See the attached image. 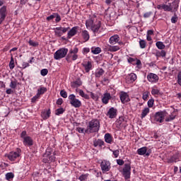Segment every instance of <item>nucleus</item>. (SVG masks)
Returning a JSON list of instances; mask_svg holds the SVG:
<instances>
[{
    "label": "nucleus",
    "instance_id": "nucleus-1",
    "mask_svg": "<svg viewBox=\"0 0 181 181\" xmlns=\"http://www.w3.org/2000/svg\"><path fill=\"white\" fill-rule=\"evenodd\" d=\"M87 29H90L93 33H98L101 28V21H95V18H91L86 21Z\"/></svg>",
    "mask_w": 181,
    "mask_h": 181
},
{
    "label": "nucleus",
    "instance_id": "nucleus-2",
    "mask_svg": "<svg viewBox=\"0 0 181 181\" xmlns=\"http://www.w3.org/2000/svg\"><path fill=\"white\" fill-rule=\"evenodd\" d=\"M100 131V121L98 119H92L89 122L87 129L85 130L86 134H93Z\"/></svg>",
    "mask_w": 181,
    "mask_h": 181
},
{
    "label": "nucleus",
    "instance_id": "nucleus-3",
    "mask_svg": "<svg viewBox=\"0 0 181 181\" xmlns=\"http://www.w3.org/2000/svg\"><path fill=\"white\" fill-rule=\"evenodd\" d=\"M78 49L77 47H75L73 49H69L68 54L66 55V60L68 63L71 62H76L78 59Z\"/></svg>",
    "mask_w": 181,
    "mask_h": 181
},
{
    "label": "nucleus",
    "instance_id": "nucleus-4",
    "mask_svg": "<svg viewBox=\"0 0 181 181\" xmlns=\"http://www.w3.org/2000/svg\"><path fill=\"white\" fill-rule=\"evenodd\" d=\"M20 137L23 139L24 146H33V139L28 136V132L25 130L21 133Z\"/></svg>",
    "mask_w": 181,
    "mask_h": 181
},
{
    "label": "nucleus",
    "instance_id": "nucleus-5",
    "mask_svg": "<svg viewBox=\"0 0 181 181\" xmlns=\"http://www.w3.org/2000/svg\"><path fill=\"white\" fill-rule=\"evenodd\" d=\"M21 153H22V150L18 148L15 151L10 152L6 156L11 162H15V160L21 158Z\"/></svg>",
    "mask_w": 181,
    "mask_h": 181
},
{
    "label": "nucleus",
    "instance_id": "nucleus-6",
    "mask_svg": "<svg viewBox=\"0 0 181 181\" xmlns=\"http://www.w3.org/2000/svg\"><path fill=\"white\" fill-rule=\"evenodd\" d=\"M68 99L69 100V103L71 104V107H74V108H80V107H81V101L77 99L76 95H69Z\"/></svg>",
    "mask_w": 181,
    "mask_h": 181
},
{
    "label": "nucleus",
    "instance_id": "nucleus-7",
    "mask_svg": "<svg viewBox=\"0 0 181 181\" xmlns=\"http://www.w3.org/2000/svg\"><path fill=\"white\" fill-rule=\"evenodd\" d=\"M67 53H69V49L61 48L56 51V52L54 54V59H55V60H60V59L66 57Z\"/></svg>",
    "mask_w": 181,
    "mask_h": 181
},
{
    "label": "nucleus",
    "instance_id": "nucleus-8",
    "mask_svg": "<svg viewBox=\"0 0 181 181\" xmlns=\"http://www.w3.org/2000/svg\"><path fill=\"white\" fill-rule=\"evenodd\" d=\"M122 175L125 180L131 179V163H125L122 169Z\"/></svg>",
    "mask_w": 181,
    "mask_h": 181
},
{
    "label": "nucleus",
    "instance_id": "nucleus-9",
    "mask_svg": "<svg viewBox=\"0 0 181 181\" xmlns=\"http://www.w3.org/2000/svg\"><path fill=\"white\" fill-rule=\"evenodd\" d=\"M100 168L103 173H107L111 170V162L107 160H103L100 163Z\"/></svg>",
    "mask_w": 181,
    "mask_h": 181
},
{
    "label": "nucleus",
    "instance_id": "nucleus-10",
    "mask_svg": "<svg viewBox=\"0 0 181 181\" xmlns=\"http://www.w3.org/2000/svg\"><path fill=\"white\" fill-rule=\"evenodd\" d=\"M69 30H70V27H57L55 28L54 30L55 36H57V37H62V36H63V34L66 33V32H68Z\"/></svg>",
    "mask_w": 181,
    "mask_h": 181
},
{
    "label": "nucleus",
    "instance_id": "nucleus-11",
    "mask_svg": "<svg viewBox=\"0 0 181 181\" xmlns=\"http://www.w3.org/2000/svg\"><path fill=\"white\" fill-rule=\"evenodd\" d=\"M165 117H166V112H157L154 115V120L156 122H160L162 124L165 121Z\"/></svg>",
    "mask_w": 181,
    "mask_h": 181
},
{
    "label": "nucleus",
    "instance_id": "nucleus-12",
    "mask_svg": "<svg viewBox=\"0 0 181 181\" xmlns=\"http://www.w3.org/2000/svg\"><path fill=\"white\" fill-rule=\"evenodd\" d=\"M6 16H8V10L6 6H3L0 8V25H2Z\"/></svg>",
    "mask_w": 181,
    "mask_h": 181
},
{
    "label": "nucleus",
    "instance_id": "nucleus-13",
    "mask_svg": "<svg viewBox=\"0 0 181 181\" xmlns=\"http://www.w3.org/2000/svg\"><path fill=\"white\" fill-rule=\"evenodd\" d=\"M147 80L148 81H149V83L155 84L159 81V76L156 74L149 73L147 75Z\"/></svg>",
    "mask_w": 181,
    "mask_h": 181
},
{
    "label": "nucleus",
    "instance_id": "nucleus-14",
    "mask_svg": "<svg viewBox=\"0 0 181 181\" xmlns=\"http://www.w3.org/2000/svg\"><path fill=\"white\" fill-rule=\"evenodd\" d=\"M119 98L122 104H127V103H129V101H131V99L129 98V95L124 91H122L120 93Z\"/></svg>",
    "mask_w": 181,
    "mask_h": 181
},
{
    "label": "nucleus",
    "instance_id": "nucleus-15",
    "mask_svg": "<svg viewBox=\"0 0 181 181\" xmlns=\"http://www.w3.org/2000/svg\"><path fill=\"white\" fill-rule=\"evenodd\" d=\"M157 9H163L165 12H172V3L158 4L157 5Z\"/></svg>",
    "mask_w": 181,
    "mask_h": 181
},
{
    "label": "nucleus",
    "instance_id": "nucleus-16",
    "mask_svg": "<svg viewBox=\"0 0 181 181\" xmlns=\"http://www.w3.org/2000/svg\"><path fill=\"white\" fill-rule=\"evenodd\" d=\"M127 62L128 63H130V64H133V66H137L139 69L142 67V62L136 58L129 57Z\"/></svg>",
    "mask_w": 181,
    "mask_h": 181
},
{
    "label": "nucleus",
    "instance_id": "nucleus-17",
    "mask_svg": "<svg viewBox=\"0 0 181 181\" xmlns=\"http://www.w3.org/2000/svg\"><path fill=\"white\" fill-rule=\"evenodd\" d=\"M151 152V149L148 150L146 146L141 147L137 150V153L140 156L146 155V156H149Z\"/></svg>",
    "mask_w": 181,
    "mask_h": 181
},
{
    "label": "nucleus",
    "instance_id": "nucleus-18",
    "mask_svg": "<svg viewBox=\"0 0 181 181\" xmlns=\"http://www.w3.org/2000/svg\"><path fill=\"white\" fill-rule=\"evenodd\" d=\"M117 111L118 110L115 107H110L107 111V113L106 114V115L107 117H108V118H110V119H112L117 117Z\"/></svg>",
    "mask_w": 181,
    "mask_h": 181
},
{
    "label": "nucleus",
    "instance_id": "nucleus-19",
    "mask_svg": "<svg viewBox=\"0 0 181 181\" xmlns=\"http://www.w3.org/2000/svg\"><path fill=\"white\" fill-rule=\"evenodd\" d=\"M137 78L136 74L134 73H131L126 77V83L127 84H132Z\"/></svg>",
    "mask_w": 181,
    "mask_h": 181
},
{
    "label": "nucleus",
    "instance_id": "nucleus-20",
    "mask_svg": "<svg viewBox=\"0 0 181 181\" xmlns=\"http://www.w3.org/2000/svg\"><path fill=\"white\" fill-rule=\"evenodd\" d=\"M112 98V96H111V93L106 92L103 94V96L102 97V103L103 104H105V105H107L110 103V100Z\"/></svg>",
    "mask_w": 181,
    "mask_h": 181
},
{
    "label": "nucleus",
    "instance_id": "nucleus-21",
    "mask_svg": "<svg viewBox=\"0 0 181 181\" xmlns=\"http://www.w3.org/2000/svg\"><path fill=\"white\" fill-rule=\"evenodd\" d=\"M78 28V26L73 27L67 33V39H71V37L76 36L77 35Z\"/></svg>",
    "mask_w": 181,
    "mask_h": 181
},
{
    "label": "nucleus",
    "instance_id": "nucleus-22",
    "mask_svg": "<svg viewBox=\"0 0 181 181\" xmlns=\"http://www.w3.org/2000/svg\"><path fill=\"white\" fill-rule=\"evenodd\" d=\"M83 67L85 69L86 73H90V71L93 69V64H91V62H85L81 64Z\"/></svg>",
    "mask_w": 181,
    "mask_h": 181
},
{
    "label": "nucleus",
    "instance_id": "nucleus-23",
    "mask_svg": "<svg viewBox=\"0 0 181 181\" xmlns=\"http://www.w3.org/2000/svg\"><path fill=\"white\" fill-rule=\"evenodd\" d=\"M82 85L83 82L81 81V79L78 78L75 81L71 82V87H72V88H78V87H80Z\"/></svg>",
    "mask_w": 181,
    "mask_h": 181
},
{
    "label": "nucleus",
    "instance_id": "nucleus-24",
    "mask_svg": "<svg viewBox=\"0 0 181 181\" xmlns=\"http://www.w3.org/2000/svg\"><path fill=\"white\" fill-rule=\"evenodd\" d=\"M104 145H105V143L100 139H95V141H93V146L95 148H97V146H99V148H103Z\"/></svg>",
    "mask_w": 181,
    "mask_h": 181
},
{
    "label": "nucleus",
    "instance_id": "nucleus-25",
    "mask_svg": "<svg viewBox=\"0 0 181 181\" xmlns=\"http://www.w3.org/2000/svg\"><path fill=\"white\" fill-rule=\"evenodd\" d=\"M119 41V36L118 35H115L110 37L109 43L110 45H115L116 43H118Z\"/></svg>",
    "mask_w": 181,
    "mask_h": 181
},
{
    "label": "nucleus",
    "instance_id": "nucleus-26",
    "mask_svg": "<svg viewBox=\"0 0 181 181\" xmlns=\"http://www.w3.org/2000/svg\"><path fill=\"white\" fill-rule=\"evenodd\" d=\"M177 160H179V154L178 153H175V154L171 156L169 158H168V163H176V162H177Z\"/></svg>",
    "mask_w": 181,
    "mask_h": 181
},
{
    "label": "nucleus",
    "instance_id": "nucleus-27",
    "mask_svg": "<svg viewBox=\"0 0 181 181\" xmlns=\"http://www.w3.org/2000/svg\"><path fill=\"white\" fill-rule=\"evenodd\" d=\"M104 138L106 144H112V142H114V137H112V135L110 133H106Z\"/></svg>",
    "mask_w": 181,
    "mask_h": 181
},
{
    "label": "nucleus",
    "instance_id": "nucleus-28",
    "mask_svg": "<svg viewBox=\"0 0 181 181\" xmlns=\"http://www.w3.org/2000/svg\"><path fill=\"white\" fill-rule=\"evenodd\" d=\"M81 36L84 42H88L90 40V33L86 30H82Z\"/></svg>",
    "mask_w": 181,
    "mask_h": 181
},
{
    "label": "nucleus",
    "instance_id": "nucleus-29",
    "mask_svg": "<svg viewBox=\"0 0 181 181\" xmlns=\"http://www.w3.org/2000/svg\"><path fill=\"white\" fill-rule=\"evenodd\" d=\"M76 93H78L79 95L82 97V98H85V100H90V96L87 95V93H84V90L81 89H76Z\"/></svg>",
    "mask_w": 181,
    "mask_h": 181
},
{
    "label": "nucleus",
    "instance_id": "nucleus-30",
    "mask_svg": "<svg viewBox=\"0 0 181 181\" xmlns=\"http://www.w3.org/2000/svg\"><path fill=\"white\" fill-rule=\"evenodd\" d=\"M55 159H56V157L49 156L47 157H43L42 162L43 163H50V162H54Z\"/></svg>",
    "mask_w": 181,
    "mask_h": 181
},
{
    "label": "nucleus",
    "instance_id": "nucleus-31",
    "mask_svg": "<svg viewBox=\"0 0 181 181\" xmlns=\"http://www.w3.org/2000/svg\"><path fill=\"white\" fill-rule=\"evenodd\" d=\"M52 114V111L50 109H48L47 112H42L41 113V117L43 118V119H48V118H50V115Z\"/></svg>",
    "mask_w": 181,
    "mask_h": 181
},
{
    "label": "nucleus",
    "instance_id": "nucleus-32",
    "mask_svg": "<svg viewBox=\"0 0 181 181\" xmlns=\"http://www.w3.org/2000/svg\"><path fill=\"white\" fill-rule=\"evenodd\" d=\"M90 50L93 54H100L101 53V48L100 47H92Z\"/></svg>",
    "mask_w": 181,
    "mask_h": 181
},
{
    "label": "nucleus",
    "instance_id": "nucleus-33",
    "mask_svg": "<svg viewBox=\"0 0 181 181\" xmlns=\"http://www.w3.org/2000/svg\"><path fill=\"white\" fill-rule=\"evenodd\" d=\"M179 8V3L177 1H173L171 4V9L172 12H176L177 11V9Z\"/></svg>",
    "mask_w": 181,
    "mask_h": 181
},
{
    "label": "nucleus",
    "instance_id": "nucleus-34",
    "mask_svg": "<svg viewBox=\"0 0 181 181\" xmlns=\"http://www.w3.org/2000/svg\"><path fill=\"white\" fill-rule=\"evenodd\" d=\"M47 91V88L46 87H40V88L37 89V94L40 97V95H43Z\"/></svg>",
    "mask_w": 181,
    "mask_h": 181
},
{
    "label": "nucleus",
    "instance_id": "nucleus-35",
    "mask_svg": "<svg viewBox=\"0 0 181 181\" xmlns=\"http://www.w3.org/2000/svg\"><path fill=\"white\" fill-rule=\"evenodd\" d=\"M151 110L149 109V107H146L144 108L141 114V118H145V117H146L149 112H150Z\"/></svg>",
    "mask_w": 181,
    "mask_h": 181
},
{
    "label": "nucleus",
    "instance_id": "nucleus-36",
    "mask_svg": "<svg viewBox=\"0 0 181 181\" xmlns=\"http://www.w3.org/2000/svg\"><path fill=\"white\" fill-rule=\"evenodd\" d=\"M104 73H105V71H104V69H98L95 73V76L97 78H100V77H101V76H103L104 74Z\"/></svg>",
    "mask_w": 181,
    "mask_h": 181
},
{
    "label": "nucleus",
    "instance_id": "nucleus-37",
    "mask_svg": "<svg viewBox=\"0 0 181 181\" xmlns=\"http://www.w3.org/2000/svg\"><path fill=\"white\" fill-rule=\"evenodd\" d=\"M52 152L53 149H52V148H47L45 153L43 154V158H47V156H52Z\"/></svg>",
    "mask_w": 181,
    "mask_h": 181
},
{
    "label": "nucleus",
    "instance_id": "nucleus-38",
    "mask_svg": "<svg viewBox=\"0 0 181 181\" xmlns=\"http://www.w3.org/2000/svg\"><path fill=\"white\" fill-rule=\"evenodd\" d=\"M118 50H119V46L118 45H115V46L109 45L107 47L108 52H118Z\"/></svg>",
    "mask_w": 181,
    "mask_h": 181
},
{
    "label": "nucleus",
    "instance_id": "nucleus-39",
    "mask_svg": "<svg viewBox=\"0 0 181 181\" xmlns=\"http://www.w3.org/2000/svg\"><path fill=\"white\" fill-rule=\"evenodd\" d=\"M156 47H158V49H159L160 50H163V49H165V47H166V45H165L163 44V42H160V41H158L156 43Z\"/></svg>",
    "mask_w": 181,
    "mask_h": 181
},
{
    "label": "nucleus",
    "instance_id": "nucleus-40",
    "mask_svg": "<svg viewBox=\"0 0 181 181\" xmlns=\"http://www.w3.org/2000/svg\"><path fill=\"white\" fill-rule=\"evenodd\" d=\"M14 177H15V174H13V173H7L6 174V180H7L8 181L13 180Z\"/></svg>",
    "mask_w": 181,
    "mask_h": 181
},
{
    "label": "nucleus",
    "instance_id": "nucleus-41",
    "mask_svg": "<svg viewBox=\"0 0 181 181\" xmlns=\"http://www.w3.org/2000/svg\"><path fill=\"white\" fill-rule=\"evenodd\" d=\"M28 45L33 47H37V46H39V42L33 40H29Z\"/></svg>",
    "mask_w": 181,
    "mask_h": 181
},
{
    "label": "nucleus",
    "instance_id": "nucleus-42",
    "mask_svg": "<svg viewBox=\"0 0 181 181\" xmlns=\"http://www.w3.org/2000/svg\"><path fill=\"white\" fill-rule=\"evenodd\" d=\"M18 86V81L15 80V81H11L9 85V87L11 88H13V90H15V88H16V87Z\"/></svg>",
    "mask_w": 181,
    "mask_h": 181
},
{
    "label": "nucleus",
    "instance_id": "nucleus-43",
    "mask_svg": "<svg viewBox=\"0 0 181 181\" xmlns=\"http://www.w3.org/2000/svg\"><path fill=\"white\" fill-rule=\"evenodd\" d=\"M66 111L63 107L58 108L55 110V115H62Z\"/></svg>",
    "mask_w": 181,
    "mask_h": 181
},
{
    "label": "nucleus",
    "instance_id": "nucleus-44",
    "mask_svg": "<svg viewBox=\"0 0 181 181\" xmlns=\"http://www.w3.org/2000/svg\"><path fill=\"white\" fill-rule=\"evenodd\" d=\"M9 67L11 70H13V69H15V60L13 59V57H11Z\"/></svg>",
    "mask_w": 181,
    "mask_h": 181
},
{
    "label": "nucleus",
    "instance_id": "nucleus-45",
    "mask_svg": "<svg viewBox=\"0 0 181 181\" xmlns=\"http://www.w3.org/2000/svg\"><path fill=\"white\" fill-rule=\"evenodd\" d=\"M139 46L141 49H145V47H146V41H145V40H140Z\"/></svg>",
    "mask_w": 181,
    "mask_h": 181
},
{
    "label": "nucleus",
    "instance_id": "nucleus-46",
    "mask_svg": "<svg viewBox=\"0 0 181 181\" xmlns=\"http://www.w3.org/2000/svg\"><path fill=\"white\" fill-rule=\"evenodd\" d=\"M151 94L152 95H159L160 94V90L159 89L153 88L151 90Z\"/></svg>",
    "mask_w": 181,
    "mask_h": 181
},
{
    "label": "nucleus",
    "instance_id": "nucleus-47",
    "mask_svg": "<svg viewBox=\"0 0 181 181\" xmlns=\"http://www.w3.org/2000/svg\"><path fill=\"white\" fill-rule=\"evenodd\" d=\"M154 103H155V100L153 98L148 100V101L147 102L148 108H152V107H153Z\"/></svg>",
    "mask_w": 181,
    "mask_h": 181
},
{
    "label": "nucleus",
    "instance_id": "nucleus-48",
    "mask_svg": "<svg viewBox=\"0 0 181 181\" xmlns=\"http://www.w3.org/2000/svg\"><path fill=\"white\" fill-rule=\"evenodd\" d=\"M153 15V12L152 11H148L146 13H144V14L143 15L144 18L145 19L148 18H151V16H152Z\"/></svg>",
    "mask_w": 181,
    "mask_h": 181
},
{
    "label": "nucleus",
    "instance_id": "nucleus-49",
    "mask_svg": "<svg viewBox=\"0 0 181 181\" xmlns=\"http://www.w3.org/2000/svg\"><path fill=\"white\" fill-rule=\"evenodd\" d=\"M54 18H55L56 23H59V22H60V21H62V17L57 13H54Z\"/></svg>",
    "mask_w": 181,
    "mask_h": 181
},
{
    "label": "nucleus",
    "instance_id": "nucleus-50",
    "mask_svg": "<svg viewBox=\"0 0 181 181\" xmlns=\"http://www.w3.org/2000/svg\"><path fill=\"white\" fill-rule=\"evenodd\" d=\"M48 73H49V70L47 69H43L40 71V74L43 77H45V76H47Z\"/></svg>",
    "mask_w": 181,
    "mask_h": 181
},
{
    "label": "nucleus",
    "instance_id": "nucleus-51",
    "mask_svg": "<svg viewBox=\"0 0 181 181\" xmlns=\"http://www.w3.org/2000/svg\"><path fill=\"white\" fill-rule=\"evenodd\" d=\"M39 98H40V96H39V95L36 94V95L33 96L31 98V103H36L39 100Z\"/></svg>",
    "mask_w": 181,
    "mask_h": 181
},
{
    "label": "nucleus",
    "instance_id": "nucleus-52",
    "mask_svg": "<svg viewBox=\"0 0 181 181\" xmlns=\"http://www.w3.org/2000/svg\"><path fill=\"white\" fill-rule=\"evenodd\" d=\"M176 118V116L170 115L168 117H166L165 122H170V121H173Z\"/></svg>",
    "mask_w": 181,
    "mask_h": 181
},
{
    "label": "nucleus",
    "instance_id": "nucleus-53",
    "mask_svg": "<svg viewBox=\"0 0 181 181\" xmlns=\"http://www.w3.org/2000/svg\"><path fill=\"white\" fill-rule=\"evenodd\" d=\"M60 95L63 98H67V92H66V90H62L60 91Z\"/></svg>",
    "mask_w": 181,
    "mask_h": 181
},
{
    "label": "nucleus",
    "instance_id": "nucleus-54",
    "mask_svg": "<svg viewBox=\"0 0 181 181\" xmlns=\"http://www.w3.org/2000/svg\"><path fill=\"white\" fill-rule=\"evenodd\" d=\"M148 97H149V92H144L143 93L142 99L144 101H146V100H148Z\"/></svg>",
    "mask_w": 181,
    "mask_h": 181
},
{
    "label": "nucleus",
    "instance_id": "nucleus-55",
    "mask_svg": "<svg viewBox=\"0 0 181 181\" xmlns=\"http://www.w3.org/2000/svg\"><path fill=\"white\" fill-rule=\"evenodd\" d=\"M115 158H118V156H119V150H114L112 151Z\"/></svg>",
    "mask_w": 181,
    "mask_h": 181
},
{
    "label": "nucleus",
    "instance_id": "nucleus-56",
    "mask_svg": "<svg viewBox=\"0 0 181 181\" xmlns=\"http://www.w3.org/2000/svg\"><path fill=\"white\" fill-rule=\"evenodd\" d=\"M177 83H178L179 86H181V71H180L177 74Z\"/></svg>",
    "mask_w": 181,
    "mask_h": 181
},
{
    "label": "nucleus",
    "instance_id": "nucleus-57",
    "mask_svg": "<svg viewBox=\"0 0 181 181\" xmlns=\"http://www.w3.org/2000/svg\"><path fill=\"white\" fill-rule=\"evenodd\" d=\"M158 56L161 57H166V51L165 50H161L159 53H158Z\"/></svg>",
    "mask_w": 181,
    "mask_h": 181
},
{
    "label": "nucleus",
    "instance_id": "nucleus-58",
    "mask_svg": "<svg viewBox=\"0 0 181 181\" xmlns=\"http://www.w3.org/2000/svg\"><path fill=\"white\" fill-rule=\"evenodd\" d=\"M83 54H87V53H90V49L88 47H84L82 50Z\"/></svg>",
    "mask_w": 181,
    "mask_h": 181
},
{
    "label": "nucleus",
    "instance_id": "nucleus-59",
    "mask_svg": "<svg viewBox=\"0 0 181 181\" xmlns=\"http://www.w3.org/2000/svg\"><path fill=\"white\" fill-rule=\"evenodd\" d=\"M117 165H119V166H122V165H124V160H122V159H118V160H117Z\"/></svg>",
    "mask_w": 181,
    "mask_h": 181
},
{
    "label": "nucleus",
    "instance_id": "nucleus-60",
    "mask_svg": "<svg viewBox=\"0 0 181 181\" xmlns=\"http://www.w3.org/2000/svg\"><path fill=\"white\" fill-rule=\"evenodd\" d=\"M76 131L79 132V134H84V128L83 127H77Z\"/></svg>",
    "mask_w": 181,
    "mask_h": 181
},
{
    "label": "nucleus",
    "instance_id": "nucleus-61",
    "mask_svg": "<svg viewBox=\"0 0 181 181\" xmlns=\"http://www.w3.org/2000/svg\"><path fill=\"white\" fill-rule=\"evenodd\" d=\"M63 104V98H60L57 100V105H62Z\"/></svg>",
    "mask_w": 181,
    "mask_h": 181
},
{
    "label": "nucleus",
    "instance_id": "nucleus-62",
    "mask_svg": "<svg viewBox=\"0 0 181 181\" xmlns=\"http://www.w3.org/2000/svg\"><path fill=\"white\" fill-rule=\"evenodd\" d=\"M54 16H54V13L52 15L47 17V21H48V22L50 21H53V18H54Z\"/></svg>",
    "mask_w": 181,
    "mask_h": 181
},
{
    "label": "nucleus",
    "instance_id": "nucleus-63",
    "mask_svg": "<svg viewBox=\"0 0 181 181\" xmlns=\"http://www.w3.org/2000/svg\"><path fill=\"white\" fill-rule=\"evenodd\" d=\"M172 23H176L177 22V16H173L171 18Z\"/></svg>",
    "mask_w": 181,
    "mask_h": 181
},
{
    "label": "nucleus",
    "instance_id": "nucleus-64",
    "mask_svg": "<svg viewBox=\"0 0 181 181\" xmlns=\"http://www.w3.org/2000/svg\"><path fill=\"white\" fill-rule=\"evenodd\" d=\"M148 35V36H152V35H153V30H148V31H147V35Z\"/></svg>",
    "mask_w": 181,
    "mask_h": 181
}]
</instances>
